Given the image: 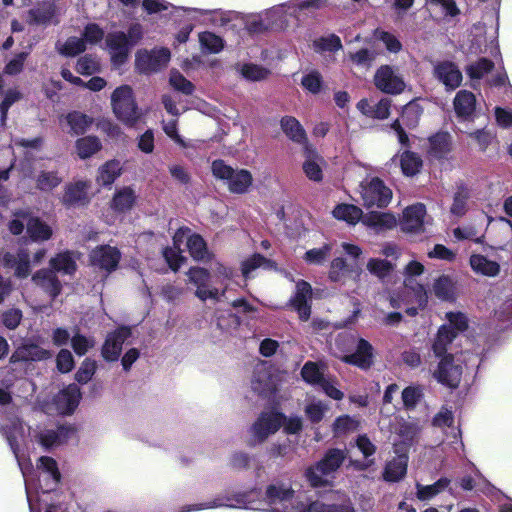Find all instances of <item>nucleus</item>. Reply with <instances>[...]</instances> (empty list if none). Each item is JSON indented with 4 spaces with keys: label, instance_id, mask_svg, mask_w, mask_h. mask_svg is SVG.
<instances>
[{
    "label": "nucleus",
    "instance_id": "nucleus-1",
    "mask_svg": "<svg viewBox=\"0 0 512 512\" xmlns=\"http://www.w3.org/2000/svg\"><path fill=\"white\" fill-rule=\"evenodd\" d=\"M2 433L15 455L22 472L29 508L31 512H36V504L44 501L41 497L50 494L60 481L57 463L51 457L42 456L38 459L37 468L34 471L29 468L28 464L21 461L19 449L25 431L22 422L18 419H13L3 426Z\"/></svg>",
    "mask_w": 512,
    "mask_h": 512
},
{
    "label": "nucleus",
    "instance_id": "nucleus-2",
    "mask_svg": "<svg viewBox=\"0 0 512 512\" xmlns=\"http://www.w3.org/2000/svg\"><path fill=\"white\" fill-rule=\"evenodd\" d=\"M324 0H290L274 5L265 10L270 30L283 31L289 27V19L300 20L306 11H313L323 6Z\"/></svg>",
    "mask_w": 512,
    "mask_h": 512
},
{
    "label": "nucleus",
    "instance_id": "nucleus-3",
    "mask_svg": "<svg viewBox=\"0 0 512 512\" xmlns=\"http://www.w3.org/2000/svg\"><path fill=\"white\" fill-rule=\"evenodd\" d=\"M264 502L267 512H306L308 502L296 495L288 482H275L266 488Z\"/></svg>",
    "mask_w": 512,
    "mask_h": 512
},
{
    "label": "nucleus",
    "instance_id": "nucleus-4",
    "mask_svg": "<svg viewBox=\"0 0 512 512\" xmlns=\"http://www.w3.org/2000/svg\"><path fill=\"white\" fill-rule=\"evenodd\" d=\"M173 9L174 12L183 11L189 21L224 29L237 27V21L241 19V13L236 11L185 7H173Z\"/></svg>",
    "mask_w": 512,
    "mask_h": 512
},
{
    "label": "nucleus",
    "instance_id": "nucleus-5",
    "mask_svg": "<svg viewBox=\"0 0 512 512\" xmlns=\"http://www.w3.org/2000/svg\"><path fill=\"white\" fill-rule=\"evenodd\" d=\"M346 458L342 449H329L323 458L306 470V478L313 487L325 486L330 483L334 473L340 468Z\"/></svg>",
    "mask_w": 512,
    "mask_h": 512
},
{
    "label": "nucleus",
    "instance_id": "nucleus-6",
    "mask_svg": "<svg viewBox=\"0 0 512 512\" xmlns=\"http://www.w3.org/2000/svg\"><path fill=\"white\" fill-rule=\"evenodd\" d=\"M212 173L215 178L222 180L228 190L234 194L246 193L253 183L252 174L246 169H234L223 160L212 163Z\"/></svg>",
    "mask_w": 512,
    "mask_h": 512
},
{
    "label": "nucleus",
    "instance_id": "nucleus-7",
    "mask_svg": "<svg viewBox=\"0 0 512 512\" xmlns=\"http://www.w3.org/2000/svg\"><path fill=\"white\" fill-rule=\"evenodd\" d=\"M111 102L115 115L126 125L133 126L140 118L130 86L122 85L116 88L112 93Z\"/></svg>",
    "mask_w": 512,
    "mask_h": 512
},
{
    "label": "nucleus",
    "instance_id": "nucleus-8",
    "mask_svg": "<svg viewBox=\"0 0 512 512\" xmlns=\"http://www.w3.org/2000/svg\"><path fill=\"white\" fill-rule=\"evenodd\" d=\"M187 276L189 282L196 286L195 296L201 301L212 300L219 302L227 299L226 293L228 292V285L221 290L217 287L211 286V273L202 267H192L188 270Z\"/></svg>",
    "mask_w": 512,
    "mask_h": 512
},
{
    "label": "nucleus",
    "instance_id": "nucleus-9",
    "mask_svg": "<svg viewBox=\"0 0 512 512\" xmlns=\"http://www.w3.org/2000/svg\"><path fill=\"white\" fill-rule=\"evenodd\" d=\"M360 188L363 203L368 208H382L391 201L392 191L377 177L363 181Z\"/></svg>",
    "mask_w": 512,
    "mask_h": 512
},
{
    "label": "nucleus",
    "instance_id": "nucleus-10",
    "mask_svg": "<svg viewBox=\"0 0 512 512\" xmlns=\"http://www.w3.org/2000/svg\"><path fill=\"white\" fill-rule=\"evenodd\" d=\"M171 53L169 49L161 47L150 51L139 50L136 53L135 65L139 72L149 74L157 72L164 68L170 61Z\"/></svg>",
    "mask_w": 512,
    "mask_h": 512
},
{
    "label": "nucleus",
    "instance_id": "nucleus-11",
    "mask_svg": "<svg viewBox=\"0 0 512 512\" xmlns=\"http://www.w3.org/2000/svg\"><path fill=\"white\" fill-rule=\"evenodd\" d=\"M374 84L387 94H400L405 89V82L398 69L390 65L380 66L374 75Z\"/></svg>",
    "mask_w": 512,
    "mask_h": 512
},
{
    "label": "nucleus",
    "instance_id": "nucleus-12",
    "mask_svg": "<svg viewBox=\"0 0 512 512\" xmlns=\"http://www.w3.org/2000/svg\"><path fill=\"white\" fill-rule=\"evenodd\" d=\"M278 380L272 373L271 366L266 363H259L253 370L251 388L262 396H269L277 391Z\"/></svg>",
    "mask_w": 512,
    "mask_h": 512
},
{
    "label": "nucleus",
    "instance_id": "nucleus-13",
    "mask_svg": "<svg viewBox=\"0 0 512 512\" xmlns=\"http://www.w3.org/2000/svg\"><path fill=\"white\" fill-rule=\"evenodd\" d=\"M106 46L111 57L112 64L115 67L123 65L133 48L127 41V35L123 31L108 33L106 36Z\"/></svg>",
    "mask_w": 512,
    "mask_h": 512
},
{
    "label": "nucleus",
    "instance_id": "nucleus-14",
    "mask_svg": "<svg viewBox=\"0 0 512 512\" xmlns=\"http://www.w3.org/2000/svg\"><path fill=\"white\" fill-rule=\"evenodd\" d=\"M192 231L188 227H180L173 235V247H166L163 250V257L173 271H177L184 263L186 258L183 256L181 246L188 242V238L192 235Z\"/></svg>",
    "mask_w": 512,
    "mask_h": 512
},
{
    "label": "nucleus",
    "instance_id": "nucleus-15",
    "mask_svg": "<svg viewBox=\"0 0 512 512\" xmlns=\"http://www.w3.org/2000/svg\"><path fill=\"white\" fill-rule=\"evenodd\" d=\"M434 77L445 86L447 91L458 88L463 80L459 67L452 61L443 60L433 64Z\"/></svg>",
    "mask_w": 512,
    "mask_h": 512
},
{
    "label": "nucleus",
    "instance_id": "nucleus-16",
    "mask_svg": "<svg viewBox=\"0 0 512 512\" xmlns=\"http://www.w3.org/2000/svg\"><path fill=\"white\" fill-rule=\"evenodd\" d=\"M462 375V366L456 363L452 354H448L440 359L437 369L434 371V377L443 385L451 388L458 386Z\"/></svg>",
    "mask_w": 512,
    "mask_h": 512
},
{
    "label": "nucleus",
    "instance_id": "nucleus-17",
    "mask_svg": "<svg viewBox=\"0 0 512 512\" xmlns=\"http://www.w3.org/2000/svg\"><path fill=\"white\" fill-rule=\"evenodd\" d=\"M89 258L92 266L110 273L117 268L121 253L116 247L100 245L90 252Z\"/></svg>",
    "mask_w": 512,
    "mask_h": 512
},
{
    "label": "nucleus",
    "instance_id": "nucleus-18",
    "mask_svg": "<svg viewBox=\"0 0 512 512\" xmlns=\"http://www.w3.org/2000/svg\"><path fill=\"white\" fill-rule=\"evenodd\" d=\"M284 415L279 412H264L251 427V433L256 442H263L269 435L274 434L282 425Z\"/></svg>",
    "mask_w": 512,
    "mask_h": 512
},
{
    "label": "nucleus",
    "instance_id": "nucleus-19",
    "mask_svg": "<svg viewBox=\"0 0 512 512\" xmlns=\"http://www.w3.org/2000/svg\"><path fill=\"white\" fill-rule=\"evenodd\" d=\"M131 336V330L128 327H120L107 335L102 347V356L107 361L118 360L123 343Z\"/></svg>",
    "mask_w": 512,
    "mask_h": 512
},
{
    "label": "nucleus",
    "instance_id": "nucleus-20",
    "mask_svg": "<svg viewBox=\"0 0 512 512\" xmlns=\"http://www.w3.org/2000/svg\"><path fill=\"white\" fill-rule=\"evenodd\" d=\"M73 433L72 427L60 425L56 428L41 430L34 437L44 449H50L65 443Z\"/></svg>",
    "mask_w": 512,
    "mask_h": 512
},
{
    "label": "nucleus",
    "instance_id": "nucleus-21",
    "mask_svg": "<svg viewBox=\"0 0 512 512\" xmlns=\"http://www.w3.org/2000/svg\"><path fill=\"white\" fill-rule=\"evenodd\" d=\"M312 298L311 285L306 281H299L296 284V292L290 300V304L297 311L302 321H307L311 314L310 301Z\"/></svg>",
    "mask_w": 512,
    "mask_h": 512
},
{
    "label": "nucleus",
    "instance_id": "nucleus-22",
    "mask_svg": "<svg viewBox=\"0 0 512 512\" xmlns=\"http://www.w3.org/2000/svg\"><path fill=\"white\" fill-rule=\"evenodd\" d=\"M81 391L78 385L70 384L54 397V404L60 414H71L79 405Z\"/></svg>",
    "mask_w": 512,
    "mask_h": 512
},
{
    "label": "nucleus",
    "instance_id": "nucleus-23",
    "mask_svg": "<svg viewBox=\"0 0 512 512\" xmlns=\"http://www.w3.org/2000/svg\"><path fill=\"white\" fill-rule=\"evenodd\" d=\"M360 273L361 269L356 263H348L344 258L336 257L330 264L328 276L333 282L344 283L349 277L357 280Z\"/></svg>",
    "mask_w": 512,
    "mask_h": 512
},
{
    "label": "nucleus",
    "instance_id": "nucleus-24",
    "mask_svg": "<svg viewBox=\"0 0 512 512\" xmlns=\"http://www.w3.org/2000/svg\"><path fill=\"white\" fill-rule=\"evenodd\" d=\"M425 215L426 207L422 203H417L407 207L403 212V219L401 222L402 230L410 233H418L422 231Z\"/></svg>",
    "mask_w": 512,
    "mask_h": 512
},
{
    "label": "nucleus",
    "instance_id": "nucleus-25",
    "mask_svg": "<svg viewBox=\"0 0 512 512\" xmlns=\"http://www.w3.org/2000/svg\"><path fill=\"white\" fill-rule=\"evenodd\" d=\"M341 360L366 370L370 368L373 363V347L368 341L360 338L357 343L356 351L352 354L344 355Z\"/></svg>",
    "mask_w": 512,
    "mask_h": 512
},
{
    "label": "nucleus",
    "instance_id": "nucleus-26",
    "mask_svg": "<svg viewBox=\"0 0 512 512\" xmlns=\"http://www.w3.org/2000/svg\"><path fill=\"white\" fill-rule=\"evenodd\" d=\"M3 261L5 266L15 270V275L19 278H26L30 274V252L26 248H20L17 254L6 253Z\"/></svg>",
    "mask_w": 512,
    "mask_h": 512
},
{
    "label": "nucleus",
    "instance_id": "nucleus-27",
    "mask_svg": "<svg viewBox=\"0 0 512 512\" xmlns=\"http://www.w3.org/2000/svg\"><path fill=\"white\" fill-rule=\"evenodd\" d=\"M303 149L304 156L306 158L303 163V171L305 175L312 181H321L323 177L321 168V165L324 163L323 158L311 145H306Z\"/></svg>",
    "mask_w": 512,
    "mask_h": 512
},
{
    "label": "nucleus",
    "instance_id": "nucleus-28",
    "mask_svg": "<svg viewBox=\"0 0 512 512\" xmlns=\"http://www.w3.org/2000/svg\"><path fill=\"white\" fill-rule=\"evenodd\" d=\"M51 357V353L36 344H25L18 347L10 357V363L40 361Z\"/></svg>",
    "mask_w": 512,
    "mask_h": 512
},
{
    "label": "nucleus",
    "instance_id": "nucleus-29",
    "mask_svg": "<svg viewBox=\"0 0 512 512\" xmlns=\"http://www.w3.org/2000/svg\"><path fill=\"white\" fill-rule=\"evenodd\" d=\"M453 106L458 118L470 120L476 109L475 95L468 90H460L455 95Z\"/></svg>",
    "mask_w": 512,
    "mask_h": 512
},
{
    "label": "nucleus",
    "instance_id": "nucleus-30",
    "mask_svg": "<svg viewBox=\"0 0 512 512\" xmlns=\"http://www.w3.org/2000/svg\"><path fill=\"white\" fill-rule=\"evenodd\" d=\"M456 338V332L452 331L448 325H442L432 344V351L435 357L442 359L444 356L451 354V345Z\"/></svg>",
    "mask_w": 512,
    "mask_h": 512
},
{
    "label": "nucleus",
    "instance_id": "nucleus-31",
    "mask_svg": "<svg viewBox=\"0 0 512 512\" xmlns=\"http://www.w3.org/2000/svg\"><path fill=\"white\" fill-rule=\"evenodd\" d=\"M33 281L36 285L43 288L52 298H55L61 291V284L55 274L50 269L39 270L34 276Z\"/></svg>",
    "mask_w": 512,
    "mask_h": 512
},
{
    "label": "nucleus",
    "instance_id": "nucleus-32",
    "mask_svg": "<svg viewBox=\"0 0 512 512\" xmlns=\"http://www.w3.org/2000/svg\"><path fill=\"white\" fill-rule=\"evenodd\" d=\"M469 262L471 269L476 274L495 277L500 272V265L498 262L490 260L481 254H472Z\"/></svg>",
    "mask_w": 512,
    "mask_h": 512
},
{
    "label": "nucleus",
    "instance_id": "nucleus-33",
    "mask_svg": "<svg viewBox=\"0 0 512 512\" xmlns=\"http://www.w3.org/2000/svg\"><path fill=\"white\" fill-rule=\"evenodd\" d=\"M136 201V193L131 187L117 189L111 200V208L115 212L124 213L129 211Z\"/></svg>",
    "mask_w": 512,
    "mask_h": 512
},
{
    "label": "nucleus",
    "instance_id": "nucleus-34",
    "mask_svg": "<svg viewBox=\"0 0 512 512\" xmlns=\"http://www.w3.org/2000/svg\"><path fill=\"white\" fill-rule=\"evenodd\" d=\"M408 456L401 454L389 461L384 469V479L389 482L400 481L407 473Z\"/></svg>",
    "mask_w": 512,
    "mask_h": 512
},
{
    "label": "nucleus",
    "instance_id": "nucleus-35",
    "mask_svg": "<svg viewBox=\"0 0 512 512\" xmlns=\"http://www.w3.org/2000/svg\"><path fill=\"white\" fill-rule=\"evenodd\" d=\"M281 128L285 135L298 144H303L304 147L309 145L304 128L300 122L291 116H285L281 119Z\"/></svg>",
    "mask_w": 512,
    "mask_h": 512
},
{
    "label": "nucleus",
    "instance_id": "nucleus-36",
    "mask_svg": "<svg viewBox=\"0 0 512 512\" xmlns=\"http://www.w3.org/2000/svg\"><path fill=\"white\" fill-rule=\"evenodd\" d=\"M362 222L376 232L391 229L396 225L395 217L392 214L384 212H370L363 217Z\"/></svg>",
    "mask_w": 512,
    "mask_h": 512
},
{
    "label": "nucleus",
    "instance_id": "nucleus-37",
    "mask_svg": "<svg viewBox=\"0 0 512 512\" xmlns=\"http://www.w3.org/2000/svg\"><path fill=\"white\" fill-rule=\"evenodd\" d=\"M451 480L446 477L438 479L430 485L416 483V497L420 501H429L449 488Z\"/></svg>",
    "mask_w": 512,
    "mask_h": 512
},
{
    "label": "nucleus",
    "instance_id": "nucleus-38",
    "mask_svg": "<svg viewBox=\"0 0 512 512\" xmlns=\"http://www.w3.org/2000/svg\"><path fill=\"white\" fill-rule=\"evenodd\" d=\"M242 24L249 33L259 34L270 30L265 10L257 14H241V19L237 21V26Z\"/></svg>",
    "mask_w": 512,
    "mask_h": 512
},
{
    "label": "nucleus",
    "instance_id": "nucleus-39",
    "mask_svg": "<svg viewBox=\"0 0 512 512\" xmlns=\"http://www.w3.org/2000/svg\"><path fill=\"white\" fill-rule=\"evenodd\" d=\"M306 512H354V508L346 498L341 499L339 503L316 500L308 502Z\"/></svg>",
    "mask_w": 512,
    "mask_h": 512
},
{
    "label": "nucleus",
    "instance_id": "nucleus-40",
    "mask_svg": "<svg viewBox=\"0 0 512 512\" xmlns=\"http://www.w3.org/2000/svg\"><path fill=\"white\" fill-rule=\"evenodd\" d=\"M121 174L122 165L120 161H107L98 170L97 183L102 186H111Z\"/></svg>",
    "mask_w": 512,
    "mask_h": 512
},
{
    "label": "nucleus",
    "instance_id": "nucleus-41",
    "mask_svg": "<svg viewBox=\"0 0 512 512\" xmlns=\"http://www.w3.org/2000/svg\"><path fill=\"white\" fill-rule=\"evenodd\" d=\"M198 41L201 51L206 54H218L225 47L224 39L211 31H204L199 33Z\"/></svg>",
    "mask_w": 512,
    "mask_h": 512
},
{
    "label": "nucleus",
    "instance_id": "nucleus-42",
    "mask_svg": "<svg viewBox=\"0 0 512 512\" xmlns=\"http://www.w3.org/2000/svg\"><path fill=\"white\" fill-rule=\"evenodd\" d=\"M232 501H233V499L228 495H219L210 501L202 502L199 504L185 505L182 507L181 512H194V511L215 509V508H221V507H230V508L237 507V505L234 504Z\"/></svg>",
    "mask_w": 512,
    "mask_h": 512
},
{
    "label": "nucleus",
    "instance_id": "nucleus-43",
    "mask_svg": "<svg viewBox=\"0 0 512 512\" xmlns=\"http://www.w3.org/2000/svg\"><path fill=\"white\" fill-rule=\"evenodd\" d=\"M89 184L86 181H77L66 187L63 202L67 205H75L85 201Z\"/></svg>",
    "mask_w": 512,
    "mask_h": 512
},
{
    "label": "nucleus",
    "instance_id": "nucleus-44",
    "mask_svg": "<svg viewBox=\"0 0 512 512\" xmlns=\"http://www.w3.org/2000/svg\"><path fill=\"white\" fill-rule=\"evenodd\" d=\"M64 119L70 127V133L74 135L84 134L93 122L92 118L78 111L68 113Z\"/></svg>",
    "mask_w": 512,
    "mask_h": 512
},
{
    "label": "nucleus",
    "instance_id": "nucleus-45",
    "mask_svg": "<svg viewBox=\"0 0 512 512\" xmlns=\"http://www.w3.org/2000/svg\"><path fill=\"white\" fill-rule=\"evenodd\" d=\"M236 71L248 81H261L267 78L270 71L257 64L253 63H238L235 66Z\"/></svg>",
    "mask_w": 512,
    "mask_h": 512
},
{
    "label": "nucleus",
    "instance_id": "nucleus-46",
    "mask_svg": "<svg viewBox=\"0 0 512 512\" xmlns=\"http://www.w3.org/2000/svg\"><path fill=\"white\" fill-rule=\"evenodd\" d=\"M186 248L191 257L196 261H206L210 258L206 242L199 234L192 233L190 235Z\"/></svg>",
    "mask_w": 512,
    "mask_h": 512
},
{
    "label": "nucleus",
    "instance_id": "nucleus-47",
    "mask_svg": "<svg viewBox=\"0 0 512 512\" xmlns=\"http://www.w3.org/2000/svg\"><path fill=\"white\" fill-rule=\"evenodd\" d=\"M333 216L338 219L354 225L363 219V213L360 208L352 204H340L333 210Z\"/></svg>",
    "mask_w": 512,
    "mask_h": 512
},
{
    "label": "nucleus",
    "instance_id": "nucleus-48",
    "mask_svg": "<svg viewBox=\"0 0 512 512\" xmlns=\"http://www.w3.org/2000/svg\"><path fill=\"white\" fill-rule=\"evenodd\" d=\"M27 233L33 241H45L52 236V229L39 218H30L27 221Z\"/></svg>",
    "mask_w": 512,
    "mask_h": 512
},
{
    "label": "nucleus",
    "instance_id": "nucleus-49",
    "mask_svg": "<svg viewBox=\"0 0 512 512\" xmlns=\"http://www.w3.org/2000/svg\"><path fill=\"white\" fill-rule=\"evenodd\" d=\"M50 265L53 271L67 275L74 273L76 270L75 259L73 254L69 251L59 253L51 258Z\"/></svg>",
    "mask_w": 512,
    "mask_h": 512
},
{
    "label": "nucleus",
    "instance_id": "nucleus-50",
    "mask_svg": "<svg viewBox=\"0 0 512 512\" xmlns=\"http://www.w3.org/2000/svg\"><path fill=\"white\" fill-rule=\"evenodd\" d=\"M62 176L57 170H41L36 177V187L44 192L56 188L62 182Z\"/></svg>",
    "mask_w": 512,
    "mask_h": 512
},
{
    "label": "nucleus",
    "instance_id": "nucleus-51",
    "mask_svg": "<svg viewBox=\"0 0 512 512\" xmlns=\"http://www.w3.org/2000/svg\"><path fill=\"white\" fill-rule=\"evenodd\" d=\"M57 51L64 56L74 57L86 49L85 41L75 36L69 37L64 43H56Z\"/></svg>",
    "mask_w": 512,
    "mask_h": 512
},
{
    "label": "nucleus",
    "instance_id": "nucleus-52",
    "mask_svg": "<svg viewBox=\"0 0 512 512\" xmlns=\"http://www.w3.org/2000/svg\"><path fill=\"white\" fill-rule=\"evenodd\" d=\"M433 291L441 300H453L455 295L454 282L449 276L443 275L434 282Z\"/></svg>",
    "mask_w": 512,
    "mask_h": 512
},
{
    "label": "nucleus",
    "instance_id": "nucleus-53",
    "mask_svg": "<svg viewBox=\"0 0 512 512\" xmlns=\"http://www.w3.org/2000/svg\"><path fill=\"white\" fill-rule=\"evenodd\" d=\"M430 146L435 157L443 158L451 149V136L448 133H437L430 138Z\"/></svg>",
    "mask_w": 512,
    "mask_h": 512
},
{
    "label": "nucleus",
    "instance_id": "nucleus-54",
    "mask_svg": "<svg viewBox=\"0 0 512 512\" xmlns=\"http://www.w3.org/2000/svg\"><path fill=\"white\" fill-rule=\"evenodd\" d=\"M101 148L100 140L95 136H87L76 141L77 154L80 158L91 157Z\"/></svg>",
    "mask_w": 512,
    "mask_h": 512
},
{
    "label": "nucleus",
    "instance_id": "nucleus-55",
    "mask_svg": "<svg viewBox=\"0 0 512 512\" xmlns=\"http://www.w3.org/2000/svg\"><path fill=\"white\" fill-rule=\"evenodd\" d=\"M470 198L469 189L463 185L459 186L453 197V203L450 207L452 215L461 217L467 211V203Z\"/></svg>",
    "mask_w": 512,
    "mask_h": 512
},
{
    "label": "nucleus",
    "instance_id": "nucleus-56",
    "mask_svg": "<svg viewBox=\"0 0 512 512\" xmlns=\"http://www.w3.org/2000/svg\"><path fill=\"white\" fill-rule=\"evenodd\" d=\"M400 164L404 175L413 176L420 171L422 160L416 153L405 151L401 155Z\"/></svg>",
    "mask_w": 512,
    "mask_h": 512
},
{
    "label": "nucleus",
    "instance_id": "nucleus-57",
    "mask_svg": "<svg viewBox=\"0 0 512 512\" xmlns=\"http://www.w3.org/2000/svg\"><path fill=\"white\" fill-rule=\"evenodd\" d=\"M31 21L37 25H48L53 22L55 11L54 7L45 3L35 9H32L29 13Z\"/></svg>",
    "mask_w": 512,
    "mask_h": 512
},
{
    "label": "nucleus",
    "instance_id": "nucleus-58",
    "mask_svg": "<svg viewBox=\"0 0 512 512\" xmlns=\"http://www.w3.org/2000/svg\"><path fill=\"white\" fill-rule=\"evenodd\" d=\"M374 36L377 40L382 42V44L389 53L397 54L403 48L401 41L395 34L391 32L382 29H376L374 32Z\"/></svg>",
    "mask_w": 512,
    "mask_h": 512
},
{
    "label": "nucleus",
    "instance_id": "nucleus-59",
    "mask_svg": "<svg viewBox=\"0 0 512 512\" xmlns=\"http://www.w3.org/2000/svg\"><path fill=\"white\" fill-rule=\"evenodd\" d=\"M359 421L349 415L339 416L335 419L332 430L335 436H342L358 429Z\"/></svg>",
    "mask_w": 512,
    "mask_h": 512
},
{
    "label": "nucleus",
    "instance_id": "nucleus-60",
    "mask_svg": "<svg viewBox=\"0 0 512 512\" xmlns=\"http://www.w3.org/2000/svg\"><path fill=\"white\" fill-rule=\"evenodd\" d=\"M313 48L317 53L336 52L342 49V43L338 36L332 34L316 39Z\"/></svg>",
    "mask_w": 512,
    "mask_h": 512
},
{
    "label": "nucleus",
    "instance_id": "nucleus-61",
    "mask_svg": "<svg viewBox=\"0 0 512 512\" xmlns=\"http://www.w3.org/2000/svg\"><path fill=\"white\" fill-rule=\"evenodd\" d=\"M393 268V264L385 259L371 258L367 262V270L381 280L385 279Z\"/></svg>",
    "mask_w": 512,
    "mask_h": 512
},
{
    "label": "nucleus",
    "instance_id": "nucleus-62",
    "mask_svg": "<svg viewBox=\"0 0 512 512\" xmlns=\"http://www.w3.org/2000/svg\"><path fill=\"white\" fill-rule=\"evenodd\" d=\"M377 53L374 50L363 48L354 53H349V58L354 65L363 69H369L375 59Z\"/></svg>",
    "mask_w": 512,
    "mask_h": 512
},
{
    "label": "nucleus",
    "instance_id": "nucleus-63",
    "mask_svg": "<svg viewBox=\"0 0 512 512\" xmlns=\"http://www.w3.org/2000/svg\"><path fill=\"white\" fill-rule=\"evenodd\" d=\"M328 409V405L325 402L313 399L306 404L304 412L312 423H319Z\"/></svg>",
    "mask_w": 512,
    "mask_h": 512
},
{
    "label": "nucleus",
    "instance_id": "nucleus-64",
    "mask_svg": "<svg viewBox=\"0 0 512 512\" xmlns=\"http://www.w3.org/2000/svg\"><path fill=\"white\" fill-rule=\"evenodd\" d=\"M494 67V63L487 59L481 58L478 61L467 66L466 72L471 79H481L489 73Z\"/></svg>",
    "mask_w": 512,
    "mask_h": 512
}]
</instances>
